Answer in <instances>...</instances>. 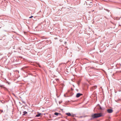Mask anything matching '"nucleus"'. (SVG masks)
Listing matches in <instances>:
<instances>
[{
  "instance_id": "obj_1",
  "label": "nucleus",
  "mask_w": 121,
  "mask_h": 121,
  "mask_svg": "<svg viewBox=\"0 0 121 121\" xmlns=\"http://www.w3.org/2000/svg\"><path fill=\"white\" fill-rule=\"evenodd\" d=\"M102 114L101 113H95L92 115V117L93 118H98L102 116Z\"/></svg>"
},
{
  "instance_id": "obj_6",
  "label": "nucleus",
  "mask_w": 121,
  "mask_h": 121,
  "mask_svg": "<svg viewBox=\"0 0 121 121\" xmlns=\"http://www.w3.org/2000/svg\"><path fill=\"white\" fill-rule=\"evenodd\" d=\"M66 114L68 116H70L71 115V114L70 113H66Z\"/></svg>"
},
{
  "instance_id": "obj_7",
  "label": "nucleus",
  "mask_w": 121,
  "mask_h": 121,
  "mask_svg": "<svg viewBox=\"0 0 121 121\" xmlns=\"http://www.w3.org/2000/svg\"><path fill=\"white\" fill-rule=\"evenodd\" d=\"M23 113V115H25L27 113V112H26V111H24V112Z\"/></svg>"
},
{
  "instance_id": "obj_10",
  "label": "nucleus",
  "mask_w": 121,
  "mask_h": 121,
  "mask_svg": "<svg viewBox=\"0 0 121 121\" xmlns=\"http://www.w3.org/2000/svg\"><path fill=\"white\" fill-rule=\"evenodd\" d=\"M33 16H31L30 17H29V18H31L33 17Z\"/></svg>"
},
{
  "instance_id": "obj_3",
  "label": "nucleus",
  "mask_w": 121,
  "mask_h": 121,
  "mask_svg": "<svg viewBox=\"0 0 121 121\" xmlns=\"http://www.w3.org/2000/svg\"><path fill=\"white\" fill-rule=\"evenodd\" d=\"M82 95V94L80 93H78L77 94L76 96L77 97H78Z\"/></svg>"
},
{
  "instance_id": "obj_2",
  "label": "nucleus",
  "mask_w": 121,
  "mask_h": 121,
  "mask_svg": "<svg viewBox=\"0 0 121 121\" xmlns=\"http://www.w3.org/2000/svg\"><path fill=\"white\" fill-rule=\"evenodd\" d=\"M107 111L108 113H110L113 112V110L112 109H108L107 110Z\"/></svg>"
},
{
  "instance_id": "obj_5",
  "label": "nucleus",
  "mask_w": 121,
  "mask_h": 121,
  "mask_svg": "<svg viewBox=\"0 0 121 121\" xmlns=\"http://www.w3.org/2000/svg\"><path fill=\"white\" fill-rule=\"evenodd\" d=\"M54 114L55 115H58L59 114H60V113H58L57 112H55V113H54Z\"/></svg>"
},
{
  "instance_id": "obj_4",
  "label": "nucleus",
  "mask_w": 121,
  "mask_h": 121,
  "mask_svg": "<svg viewBox=\"0 0 121 121\" xmlns=\"http://www.w3.org/2000/svg\"><path fill=\"white\" fill-rule=\"evenodd\" d=\"M97 87V86H95L92 87V88L93 89H95Z\"/></svg>"
},
{
  "instance_id": "obj_11",
  "label": "nucleus",
  "mask_w": 121,
  "mask_h": 121,
  "mask_svg": "<svg viewBox=\"0 0 121 121\" xmlns=\"http://www.w3.org/2000/svg\"><path fill=\"white\" fill-rule=\"evenodd\" d=\"M99 107H100V108H99V109H101V107L100 106H99Z\"/></svg>"
},
{
  "instance_id": "obj_8",
  "label": "nucleus",
  "mask_w": 121,
  "mask_h": 121,
  "mask_svg": "<svg viewBox=\"0 0 121 121\" xmlns=\"http://www.w3.org/2000/svg\"><path fill=\"white\" fill-rule=\"evenodd\" d=\"M41 114L39 113V114L37 115H36V117H39L40 115Z\"/></svg>"
},
{
  "instance_id": "obj_9",
  "label": "nucleus",
  "mask_w": 121,
  "mask_h": 121,
  "mask_svg": "<svg viewBox=\"0 0 121 121\" xmlns=\"http://www.w3.org/2000/svg\"><path fill=\"white\" fill-rule=\"evenodd\" d=\"M56 80L57 82L59 81V79H56Z\"/></svg>"
}]
</instances>
